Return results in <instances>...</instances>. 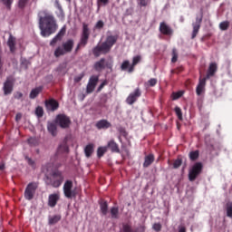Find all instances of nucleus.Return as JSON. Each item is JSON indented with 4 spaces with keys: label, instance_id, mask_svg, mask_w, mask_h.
Returning <instances> with one entry per match:
<instances>
[{
    "label": "nucleus",
    "instance_id": "obj_2",
    "mask_svg": "<svg viewBox=\"0 0 232 232\" xmlns=\"http://www.w3.org/2000/svg\"><path fill=\"white\" fill-rule=\"evenodd\" d=\"M117 36L110 35L106 38V41L102 45L94 47L92 53L95 57H99L102 53H108L111 50L113 44L117 43Z\"/></svg>",
    "mask_w": 232,
    "mask_h": 232
},
{
    "label": "nucleus",
    "instance_id": "obj_28",
    "mask_svg": "<svg viewBox=\"0 0 232 232\" xmlns=\"http://www.w3.org/2000/svg\"><path fill=\"white\" fill-rule=\"evenodd\" d=\"M7 44H8L11 52H15V39L14 38V36H12V35L9 36Z\"/></svg>",
    "mask_w": 232,
    "mask_h": 232
},
{
    "label": "nucleus",
    "instance_id": "obj_21",
    "mask_svg": "<svg viewBox=\"0 0 232 232\" xmlns=\"http://www.w3.org/2000/svg\"><path fill=\"white\" fill-rule=\"evenodd\" d=\"M104 68H106V60H104V58H102L94 63V70H96V72H102Z\"/></svg>",
    "mask_w": 232,
    "mask_h": 232
},
{
    "label": "nucleus",
    "instance_id": "obj_42",
    "mask_svg": "<svg viewBox=\"0 0 232 232\" xmlns=\"http://www.w3.org/2000/svg\"><path fill=\"white\" fill-rule=\"evenodd\" d=\"M178 59H179V53H177V49H173L171 63H177Z\"/></svg>",
    "mask_w": 232,
    "mask_h": 232
},
{
    "label": "nucleus",
    "instance_id": "obj_41",
    "mask_svg": "<svg viewBox=\"0 0 232 232\" xmlns=\"http://www.w3.org/2000/svg\"><path fill=\"white\" fill-rule=\"evenodd\" d=\"M27 142L30 146H37V144H39V141L36 138H29L27 140Z\"/></svg>",
    "mask_w": 232,
    "mask_h": 232
},
{
    "label": "nucleus",
    "instance_id": "obj_7",
    "mask_svg": "<svg viewBox=\"0 0 232 232\" xmlns=\"http://www.w3.org/2000/svg\"><path fill=\"white\" fill-rule=\"evenodd\" d=\"M88 39H90V28H88V24H82V34L80 41V44L82 46H86L88 44Z\"/></svg>",
    "mask_w": 232,
    "mask_h": 232
},
{
    "label": "nucleus",
    "instance_id": "obj_51",
    "mask_svg": "<svg viewBox=\"0 0 232 232\" xmlns=\"http://www.w3.org/2000/svg\"><path fill=\"white\" fill-rule=\"evenodd\" d=\"M139 5H140V6H148L150 1L148 0H138Z\"/></svg>",
    "mask_w": 232,
    "mask_h": 232
},
{
    "label": "nucleus",
    "instance_id": "obj_12",
    "mask_svg": "<svg viewBox=\"0 0 232 232\" xmlns=\"http://www.w3.org/2000/svg\"><path fill=\"white\" fill-rule=\"evenodd\" d=\"M64 34H66V25L62 27V29L59 31V33L52 39L50 42L51 46H55L57 44L58 41H61L63 37L64 36Z\"/></svg>",
    "mask_w": 232,
    "mask_h": 232
},
{
    "label": "nucleus",
    "instance_id": "obj_53",
    "mask_svg": "<svg viewBox=\"0 0 232 232\" xmlns=\"http://www.w3.org/2000/svg\"><path fill=\"white\" fill-rule=\"evenodd\" d=\"M14 99H18V100L23 99V92H15Z\"/></svg>",
    "mask_w": 232,
    "mask_h": 232
},
{
    "label": "nucleus",
    "instance_id": "obj_57",
    "mask_svg": "<svg viewBox=\"0 0 232 232\" xmlns=\"http://www.w3.org/2000/svg\"><path fill=\"white\" fill-rule=\"evenodd\" d=\"M179 232H186V227H179Z\"/></svg>",
    "mask_w": 232,
    "mask_h": 232
},
{
    "label": "nucleus",
    "instance_id": "obj_10",
    "mask_svg": "<svg viewBox=\"0 0 232 232\" xmlns=\"http://www.w3.org/2000/svg\"><path fill=\"white\" fill-rule=\"evenodd\" d=\"M140 95H142V92H140V89L137 88L133 92H131L126 102L127 104H133L134 102H137V99H139V97H140Z\"/></svg>",
    "mask_w": 232,
    "mask_h": 232
},
{
    "label": "nucleus",
    "instance_id": "obj_6",
    "mask_svg": "<svg viewBox=\"0 0 232 232\" xmlns=\"http://www.w3.org/2000/svg\"><path fill=\"white\" fill-rule=\"evenodd\" d=\"M73 188V183L70 180H67L63 185V193L66 198H75V192L72 189Z\"/></svg>",
    "mask_w": 232,
    "mask_h": 232
},
{
    "label": "nucleus",
    "instance_id": "obj_47",
    "mask_svg": "<svg viewBox=\"0 0 232 232\" xmlns=\"http://www.w3.org/2000/svg\"><path fill=\"white\" fill-rule=\"evenodd\" d=\"M182 95H183L182 92H174L173 93V100L177 101V99H180V97H182Z\"/></svg>",
    "mask_w": 232,
    "mask_h": 232
},
{
    "label": "nucleus",
    "instance_id": "obj_17",
    "mask_svg": "<svg viewBox=\"0 0 232 232\" xmlns=\"http://www.w3.org/2000/svg\"><path fill=\"white\" fill-rule=\"evenodd\" d=\"M48 111H55L59 108V102L55 100H49L45 102Z\"/></svg>",
    "mask_w": 232,
    "mask_h": 232
},
{
    "label": "nucleus",
    "instance_id": "obj_43",
    "mask_svg": "<svg viewBox=\"0 0 232 232\" xmlns=\"http://www.w3.org/2000/svg\"><path fill=\"white\" fill-rule=\"evenodd\" d=\"M54 5H55L56 8L59 9V12H60L61 15L63 16L64 13L63 12V6L59 3V0H55Z\"/></svg>",
    "mask_w": 232,
    "mask_h": 232
},
{
    "label": "nucleus",
    "instance_id": "obj_27",
    "mask_svg": "<svg viewBox=\"0 0 232 232\" xmlns=\"http://www.w3.org/2000/svg\"><path fill=\"white\" fill-rule=\"evenodd\" d=\"M41 92H43V87H36L33 89L29 95L30 99H35V97H37Z\"/></svg>",
    "mask_w": 232,
    "mask_h": 232
},
{
    "label": "nucleus",
    "instance_id": "obj_16",
    "mask_svg": "<svg viewBox=\"0 0 232 232\" xmlns=\"http://www.w3.org/2000/svg\"><path fill=\"white\" fill-rule=\"evenodd\" d=\"M206 81H207V78H200L199 79V82H198V84L196 88V93L197 95H202V93L205 92L206 90Z\"/></svg>",
    "mask_w": 232,
    "mask_h": 232
},
{
    "label": "nucleus",
    "instance_id": "obj_55",
    "mask_svg": "<svg viewBox=\"0 0 232 232\" xmlns=\"http://www.w3.org/2000/svg\"><path fill=\"white\" fill-rule=\"evenodd\" d=\"M106 84H108V82L104 81L101 83V85L98 87V92H101V90H102V88H104V86H106Z\"/></svg>",
    "mask_w": 232,
    "mask_h": 232
},
{
    "label": "nucleus",
    "instance_id": "obj_38",
    "mask_svg": "<svg viewBox=\"0 0 232 232\" xmlns=\"http://www.w3.org/2000/svg\"><path fill=\"white\" fill-rule=\"evenodd\" d=\"M220 30H227L229 28V22L224 21L219 24Z\"/></svg>",
    "mask_w": 232,
    "mask_h": 232
},
{
    "label": "nucleus",
    "instance_id": "obj_46",
    "mask_svg": "<svg viewBox=\"0 0 232 232\" xmlns=\"http://www.w3.org/2000/svg\"><path fill=\"white\" fill-rule=\"evenodd\" d=\"M181 165H182V160L178 159V160H176L174 161V163H173V168H174L175 169H177V168H180Z\"/></svg>",
    "mask_w": 232,
    "mask_h": 232
},
{
    "label": "nucleus",
    "instance_id": "obj_26",
    "mask_svg": "<svg viewBox=\"0 0 232 232\" xmlns=\"http://www.w3.org/2000/svg\"><path fill=\"white\" fill-rule=\"evenodd\" d=\"M47 130L49 133L53 135V137H55L57 135V126L54 123H49L47 125Z\"/></svg>",
    "mask_w": 232,
    "mask_h": 232
},
{
    "label": "nucleus",
    "instance_id": "obj_8",
    "mask_svg": "<svg viewBox=\"0 0 232 232\" xmlns=\"http://www.w3.org/2000/svg\"><path fill=\"white\" fill-rule=\"evenodd\" d=\"M70 118L68 116L60 114L56 116V124L61 128H68L70 126Z\"/></svg>",
    "mask_w": 232,
    "mask_h": 232
},
{
    "label": "nucleus",
    "instance_id": "obj_36",
    "mask_svg": "<svg viewBox=\"0 0 232 232\" xmlns=\"http://www.w3.org/2000/svg\"><path fill=\"white\" fill-rule=\"evenodd\" d=\"M59 220H61V216H53L49 218V224L51 225L57 224Z\"/></svg>",
    "mask_w": 232,
    "mask_h": 232
},
{
    "label": "nucleus",
    "instance_id": "obj_35",
    "mask_svg": "<svg viewBox=\"0 0 232 232\" xmlns=\"http://www.w3.org/2000/svg\"><path fill=\"white\" fill-rule=\"evenodd\" d=\"M198 150H194L189 153L190 160H197L198 159Z\"/></svg>",
    "mask_w": 232,
    "mask_h": 232
},
{
    "label": "nucleus",
    "instance_id": "obj_18",
    "mask_svg": "<svg viewBox=\"0 0 232 232\" xmlns=\"http://www.w3.org/2000/svg\"><path fill=\"white\" fill-rule=\"evenodd\" d=\"M160 31L163 34V35H171L173 34V30L169 25L166 24V23H161L160 24Z\"/></svg>",
    "mask_w": 232,
    "mask_h": 232
},
{
    "label": "nucleus",
    "instance_id": "obj_62",
    "mask_svg": "<svg viewBox=\"0 0 232 232\" xmlns=\"http://www.w3.org/2000/svg\"><path fill=\"white\" fill-rule=\"evenodd\" d=\"M67 1H72V0H67Z\"/></svg>",
    "mask_w": 232,
    "mask_h": 232
},
{
    "label": "nucleus",
    "instance_id": "obj_14",
    "mask_svg": "<svg viewBox=\"0 0 232 232\" xmlns=\"http://www.w3.org/2000/svg\"><path fill=\"white\" fill-rule=\"evenodd\" d=\"M202 23V16L197 17L196 22L192 24L193 31H192V39H195L197 37V34H198V30H200V24Z\"/></svg>",
    "mask_w": 232,
    "mask_h": 232
},
{
    "label": "nucleus",
    "instance_id": "obj_40",
    "mask_svg": "<svg viewBox=\"0 0 232 232\" xmlns=\"http://www.w3.org/2000/svg\"><path fill=\"white\" fill-rule=\"evenodd\" d=\"M35 115L38 117V118H41L43 117V115H44V111L43 110V107H37L36 110H35Z\"/></svg>",
    "mask_w": 232,
    "mask_h": 232
},
{
    "label": "nucleus",
    "instance_id": "obj_3",
    "mask_svg": "<svg viewBox=\"0 0 232 232\" xmlns=\"http://www.w3.org/2000/svg\"><path fill=\"white\" fill-rule=\"evenodd\" d=\"M75 44V42L73 39H69L62 44L61 46H58L54 51V56L55 57H61L63 55H66V53H72V50H73V46Z\"/></svg>",
    "mask_w": 232,
    "mask_h": 232
},
{
    "label": "nucleus",
    "instance_id": "obj_9",
    "mask_svg": "<svg viewBox=\"0 0 232 232\" xmlns=\"http://www.w3.org/2000/svg\"><path fill=\"white\" fill-rule=\"evenodd\" d=\"M63 172L62 171H55L53 174V182H52V186L53 188H59V186H61V184H63Z\"/></svg>",
    "mask_w": 232,
    "mask_h": 232
},
{
    "label": "nucleus",
    "instance_id": "obj_59",
    "mask_svg": "<svg viewBox=\"0 0 232 232\" xmlns=\"http://www.w3.org/2000/svg\"><path fill=\"white\" fill-rule=\"evenodd\" d=\"M81 46H82V44H81L79 43L78 45H77V47H76V49H75V51L78 52V50H79V48H81Z\"/></svg>",
    "mask_w": 232,
    "mask_h": 232
},
{
    "label": "nucleus",
    "instance_id": "obj_23",
    "mask_svg": "<svg viewBox=\"0 0 232 232\" xmlns=\"http://www.w3.org/2000/svg\"><path fill=\"white\" fill-rule=\"evenodd\" d=\"M140 55H137L134 56L132 59V63L131 65L129 67L128 72L129 73H132L133 70H135V66H137V64H139V63H140Z\"/></svg>",
    "mask_w": 232,
    "mask_h": 232
},
{
    "label": "nucleus",
    "instance_id": "obj_56",
    "mask_svg": "<svg viewBox=\"0 0 232 232\" xmlns=\"http://www.w3.org/2000/svg\"><path fill=\"white\" fill-rule=\"evenodd\" d=\"M26 160H27L28 164H30V166H34V162L32 160V159L26 158Z\"/></svg>",
    "mask_w": 232,
    "mask_h": 232
},
{
    "label": "nucleus",
    "instance_id": "obj_1",
    "mask_svg": "<svg viewBox=\"0 0 232 232\" xmlns=\"http://www.w3.org/2000/svg\"><path fill=\"white\" fill-rule=\"evenodd\" d=\"M39 28L41 30L42 37H50L52 34L57 32V23H55V18L51 14H45L44 17L40 16Z\"/></svg>",
    "mask_w": 232,
    "mask_h": 232
},
{
    "label": "nucleus",
    "instance_id": "obj_34",
    "mask_svg": "<svg viewBox=\"0 0 232 232\" xmlns=\"http://www.w3.org/2000/svg\"><path fill=\"white\" fill-rule=\"evenodd\" d=\"M106 151H108V147H99L97 150L99 159H101V157H102Z\"/></svg>",
    "mask_w": 232,
    "mask_h": 232
},
{
    "label": "nucleus",
    "instance_id": "obj_50",
    "mask_svg": "<svg viewBox=\"0 0 232 232\" xmlns=\"http://www.w3.org/2000/svg\"><path fill=\"white\" fill-rule=\"evenodd\" d=\"M160 229H162V225H160V223H156L153 225L154 231H160Z\"/></svg>",
    "mask_w": 232,
    "mask_h": 232
},
{
    "label": "nucleus",
    "instance_id": "obj_33",
    "mask_svg": "<svg viewBox=\"0 0 232 232\" xmlns=\"http://www.w3.org/2000/svg\"><path fill=\"white\" fill-rule=\"evenodd\" d=\"M111 218H119V208L112 207L111 208Z\"/></svg>",
    "mask_w": 232,
    "mask_h": 232
},
{
    "label": "nucleus",
    "instance_id": "obj_61",
    "mask_svg": "<svg viewBox=\"0 0 232 232\" xmlns=\"http://www.w3.org/2000/svg\"><path fill=\"white\" fill-rule=\"evenodd\" d=\"M19 120H21V114L16 115V121H19Z\"/></svg>",
    "mask_w": 232,
    "mask_h": 232
},
{
    "label": "nucleus",
    "instance_id": "obj_32",
    "mask_svg": "<svg viewBox=\"0 0 232 232\" xmlns=\"http://www.w3.org/2000/svg\"><path fill=\"white\" fill-rule=\"evenodd\" d=\"M227 217L232 218V202H227L226 205Z\"/></svg>",
    "mask_w": 232,
    "mask_h": 232
},
{
    "label": "nucleus",
    "instance_id": "obj_52",
    "mask_svg": "<svg viewBox=\"0 0 232 232\" xmlns=\"http://www.w3.org/2000/svg\"><path fill=\"white\" fill-rule=\"evenodd\" d=\"M2 3L6 5L7 8H10L12 6V0H2Z\"/></svg>",
    "mask_w": 232,
    "mask_h": 232
},
{
    "label": "nucleus",
    "instance_id": "obj_4",
    "mask_svg": "<svg viewBox=\"0 0 232 232\" xmlns=\"http://www.w3.org/2000/svg\"><path fill=\"white\" fill-rule=\"evenodd\" d=\"M38 185L36 182H31L27 185L24 190V198L26 200H32L35 196V191H37Z\"/></svg>",
    "mask_w": 232,
    "mask_h": 232
},
{
    "label": "nucleus",
    "instance_id": "obj_30",
    "mask_svg": "<svg viewBox=\"0 0 232 232\" xmlns=\"http://www.w3.org/2000/svg\"><path fill=\"white\" fill-rule=\"evenodd\" d=\"M100 209H101L102 215L103 216L108 215V203L107 202L101 203Z\"/></svg>",
    "mask_w": 232,
    "mask_h": 232
},
{
    "label": "nucleus",
    "instance_id": "obj_25",
    "mask_svg": "<svg viewBox=\"0 0 232 232\" xmlns=\"http://www.w3.org/2000/svg\"><path fill=\"white\" fill-rule=\"evenodd\" d=\"M107 148H110L111 151L114 153H119V145L113 140H110L107 144Z\"/></svg>",
    "mask_w": 232,
    "mask_h": 232
},
{
    "label": "nucleus",
    "instance_id": "obj_58",
    "mask_svg": "<svg viewBox=\"0 0 232 232\" xmlns=\"http://www.w3.org/2000/svg\"><path fill=\"white\" fill-rule=\"evenodd\" d=\"M5 169V163H0V171H3Z\"/></svg>",
    "mask_w": 232,
    "mask_h": 232
},
{
    "label": "nucleus",
    "instance_id": "obj_15",
    "mask_svg": "<svg viewBox=\"0 0 232 232\" xmlns=\"http://www.w3.org/2000/svg\"><path fill=\"white\" fill-rule=\"evenodd\" d=\"M59 193L50 194L48 198V206H50V208H55L57 202H59Z\"/></svg>",
    "mask_w": 232,
    "mask_h": 232
},
{
    "label": "nucleus",
    "instance_id": "obj_39",
    "mask_svg": "<svg viewBox=\"0 0 232 232\" xmlns=\"http://www.w3.org/2000/svg\"><path fill=\"white\" fill-rule=\"evenodd\" d=\"M110 3V0H97L98 10H100L101 6H106Z\"/></svg>",
    "mask_w": 232,
    "mask_h": 232
},
{
    "label": "nucleus",
    "instance_id": "obj_54",
    "mask_svg": "<svg viewBox=\"0 0 232 232\" xmlns=\"http://www.w3.org/2000/svg\"><path fill=\"white\" fill-rule=\"evenodd\" d=\"M123 232H131V227H130V225H124Z\"/></svg>",
    "mask_w": 232,
    "mask_h": 232
},
{
    "label": "nucleus",
    "instance_id": "obj_45",
    "mask_svg": "<svg viewBox=\"0 0 232 232\" xmlns=\"http://www.w3.org/2000/svg\"><path fill=\"white\" fill-rule=\"evenodd\" d=\"M145 84H146L147 86H155V84H157V79L151 78V79L149 80Z\"/></svg>",
    "mask_w": 232,
    "mask_h": 232
},
{
    "label": "nucleus",
    "instance_id": "obj_60",
    "mask_svg": "<svg viewBox=\"0 0 232 232\" xmlns=\"http://www.w3.org/2000/svg\"><path fill=\"white\" fill-rule=\"evenodd\" d=\"M86 96L84 95V94H82V96H80V99H81V101H84V98H85Z\"/></svg>",
    "mask_w": 232,
    "mask_h": 232
},
{
    "label": "nucleus",
    "instance_id": "obj_37",
    "mask_svg": "<svg viewBox=\"0 0 232 232\" xmlns=\"http://www.w3.org/2000/svg\"><path fill=\"white\" fill-rule=\"evenodd\" d=\"M104 28V22L102 20H99L94 25V30H102Z\"/></svg>",
    "mask_w": 232,
    "mask_h": 232
},
{
    "label": "nucleus",
    "instance_id": "obj_5",
    "mask_svg": "<svg viewBox=\"0 0 232 232\" xmlns=\"http://www.w3.org/2000/svg\"><path fill=\"white\" fill-rule=\"evenodd\" d=\"M200 171H202V163L198 162L192 166L188 171V179L190 182H193L200 175Z\"/></svg>",
    "mask_w": 232,
    "mask_h": 232
},
{
    "label": "nucleus",
    "instance_id": "obj_24",
    "mask_svg": "<svg viewBox=\"0 0 232 232\" xmlns=\"http://www.w3.org/2000/svg\"><path fill=\"white\" fill-rule=\"evenodd\" d=\"M155 160V156L153 154H149L145 157V160L143 162V168H149V166H151Z\"/></svg>",
    "mask_w": 232,
    "mask_h": 232
},
{
    "label": "nucleus",
    "instance_id": "obj_48",
    "mask_svg": "<svg viewBox=\"0 0 232 232\" xmlns=\"http://www.w3.org/2000/svg\"><path fill=\"white\" fill-rule=\"evenodd\" d=\"M26 3H28V0H19L18 6L20 8H24V6H26Z\"/></svg>",
    "mask_w": 232,
    "mask_h": 232
},
{
    "label": "nucleus",
    "instance_id": "obj_44",
    "mask_svg": "<svg viewBox=\"0 0 232 232\" xmlns=\"http://www.w3.org/2000/svg\"><path fill=\"white\" fill-rule=\"evenodd\" d=\"M175 112H176V115L179 118V120L182 121V111L180 110V108L176 107L175 108Z\"/></svg>",
    "mask_w": 232,
    "mask_h": 232
},
{
    "label": "nucleus",
    "instance_id": "obj_11",
    "mask_svg": "<svg viewBox=\"0 0 232 232\" xmlns=\"http://www.w3.org/2000/svg\"><path fill=\"white\" fill-rule=\"evenodd\" d=\"M97 82H99V76H92L89 79V82L86 87V92L87 93L93 92V90H95V87L97 86Z\"/></svg>",
    "mask_w": 232,
    "mask_h": 232
},
{
    "label": "nucleus",
    "instance_id": "obj_31",
    "mask_svg": "<svg viewBox=\"0 0 232 232\" xmlns=\"http://www.w3.org/2000/svg\"><path fill=\"white\" fill-rule=\"evenodd\" d=\"M130 66H131V64L130 63V61L125 60L121 63V69L122 70V72H128L130 70Z\"/></svg>",
    "mask_w": 232,
    "mask_h": 232
},
{
    "label": "nucleus",
    "instance_id": "obj_13",
    "mask_svg": "<svg viewBox=\"0 0 232 232\" xmlns=\"http://www.w3.org/2000/svg\"><path fill=\"white\" fill-rule=\"evenodd\" d=\"M14 90V78H7L4 83V93L5 95H10Z\"/></svg>",
    "mask_w": 232,
    "mask_h": 232
},
{
    "label": "nucleus",
    "instance_id": "obj_20",
    "mask_svg": "<svg viewBox=\"0 0 232 232\" xmlns=\"http://www.w3.org/2000/svg\"><path fill=\"white\" fill-rule=\"evenodd\" d=\"M70 151V148L68 147V143L66 141H63L62 144L59 145L57 149L58 155H63Z\"/></svg>",
    "mask_w": 232,
    "mask_h": 232
},
{
    "label": "nucleus",
    "instance_id": "obj_22",
    "mask_svg": "<svg viewBox=\"0 0 232 232\" xmlns=\"http://www.w3.org/2000/svg\"><path fill=\"white\" fill-rule=\"evenodd\" d=\"M217 69H218L217 63H211L209 64L206 79H209V77H213L215 75V72H217Z\"/></svg>",
    "mask_w": 232,
    "mask_h": 232
},
{
    "label": "nucleus",
    "instance_id": "obj_49",
    "mask_svg": "<svg viewBox=\"0 0 232 232\" xmlns=\"http://www.w3.org/2000/svg\"><path fill=\"white\" fill-rule=\"evenodd\" d=\"M83 77H84V73H81L78 76L74 77V82H81V81H82Z\"/></svg>",
    "mask_w": 232,
    "mask_h": 232
},
{
    "label": "nucleus",
    "instance_id": "obj_19",
    "mask_svg": "<svg viewBox=\"0 0 232 232\" xmlns=\"http://www.w3.org/2000/svg\"><path fill=\"white\" fill-rule=\"evenodd\" d=\"M96 127L98 130H108V128H111V123L107 120H101L96 123Z\"/></svg>",
    "mask_w": 232,
    "mask_h": 232
},
{
    "label": "nucleus",
    "instance_id": "obj_29",
    "mask_svg": "<svg viewBox=\"0 0 232 232\" xmlns=\"http://www.w3.org/2000/svg\"><path fill=\"white\" fill-rule=\"evenodd\" d=\"M84 153L87 158L92 157V153H93V144L90 143L84 148Z\"/></svg>",
    "mask_w": 232,
    "mask_h": 232
}]
</instances>
